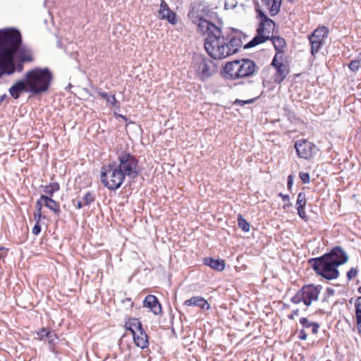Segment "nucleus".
I'll list each match as a JSON object with an SVG mask.
<instances>
[{"instance_id": "a878e982", "label": "nucleus", "mask_w": 361, "mask_h": 361, "mask_svg": "<svg viewBox=\"0 0 361 361\" xmlns=\"http://www.w3.org/2000/svg\"><path fill=\"white\" fill-rule=\"evenodd\" d=\"M42 332L44 333L46 336V340L50 344V345H54L56 343V340L58 339L57 335L53 331H49L47 329H42Z\"/></svg>"}, {"instance_id": "de8ad7c7", "label": "nucleus", "mask_w": 361, "mask_h": 361, "mask_svg": "<svg viewBox=\"0 0 361 361\" xmlns=\"http://www.w3.org/2000/svg\"><path fill=\"white\" fill-rule=\"evenodd\" d=\"M293 183V177L292 175H289L288 177L287 185L288 188H290Z\"/></svg>"}, {"instance_id": "c85d7f7f", "label": "nucleus", "mask_w": 361, "mask_h": 361, "mask_svg": "<svg viewBox=\"0 0 361 361\" xmlns=\"http://www.w3.org/2000/svg\"><path fill=\"white\" fill-rule=\"evenodd\" d=\"M238 226L244 232H248L250 231V224L240 214H239L238 216Z\"/></svg>"}, {"instance_id": "f8f14e48", "label": "nucleus", "mask_w": 361, "mask_h": 361, "mask_svg": "<svg viewBox=\"0 0 361 361\" xmlns=\"http://www.w3.org/2000/svg\"><path fill=\"white\" fill-rule=\"evenodd\" d=\"M197 72L201 80H204L209 78L215 72L213 62L206 58L201 59L197 68Z\"/></svg>"}, {"instance_id": "1a4fd4ad", "label": "nucleus", "mask_w": 361, "mask_h": 361, "mask_svg": "<svg viewBox=\"0 0 361 361\" xmlns=\"http://www.w3.org/2000/svg\"><path fill=\"white\" fill-rule=\"evenodd\" d=\"M329 30L323 26L316 29L310 35H309L310 44L311 45V54L314 56L317 53L321 47L324 44V40L327 38Z\"/></svg>"}, {"instance_id": "f257e3e1", "label": "nucleus", "mask_w": 361, "mask_h": 361, "mask_svg": "<svg viewBox=\"0 0 361 361\" xmlns=\"http://www.w3.org/2000/svg\"><path fill=\"white\" fill-rule=\"evenodd\" d=\"M189 18L197 25V31L207 35L204 49L208 55L215 59H225L235 54L243 44L240 37L224 35L221 27L200 16L197 11L188 13Z\"/></svg>"}, {"instance_id": "423d86ee", "label": "nucleus", "mask_w": 361, "mask_h": 361, "mask_svg": "<svg viewBox=\"0 0 361 361\" xmlns=\"http://www.w3.org/2000/svg\"><path fill=\"white\" fill-rule=\"evenodd\" d=\"M112 162L124 175L125 178L134 179L140 173L138 160L135 156L128 152H121L118 154L117 160Z\"/></svg>"}, {"instance_id": "9d476101", "label": "nucleus", "mask_w": 361, "mask_h": 361, "mask_svg": "<svg viewBox=\"0 0 361 361\" xmlns=\"http://www.w3.org/2000/svg\"><path fill=\"white\" fill-rule=\"evenodd\" d=\"M295 148L298 157L305 159L312 158L318 150L314 144L306 140H298L295 143Z\"/></svg>"}, {"instance_id": "2eb2a0df", "label": "nucleus", "mask_w": 361, "mask_h": 361, "mask_svg": "<svg viewBox=\"0 0 361 361\" xmlns=\"http://www.w3.org/2000/svg\"><path fill=\"white\" fill-rule=\"evenodd\" d=\"M159 13L161 19L167 20L172 25L176 24L177 19L176 13L169 8V6L164 0H161Z\"/></svg>"}, {"instance_id": "864d4df0", "label": "nucleus", "mask_w": 361, "mask_h": 361, "mask_svg": "<svg viewBox=\"0 0 361 361\" xmlns=\"http://www.w3.org/2000/svg\"><path fill=\"white\" fill-rule=\"evenodd\" d=\"M291 205H292V204L290 202H288L287 204L288 207L291 206Z\"/></svg>"}, {"instance_id": "ddd939ff", "label": "nucleus", "mask_w": 361, "mask_h": 361, "mask_svg": "<svg viewBox=\"0 0 361 361\" xmlns=\"http://www.w3.org/2000/svg\"><path fill=\"white\" fill-rule=\"evenodd\" d=\"M134 322H135V324H134L135 328L137 331L133 335L135 344L142 349L147 348L149 345L148 336L144 331L141 322L135 320Z\"/></svg>"}, {"instance_id": "9b49d317", "label": "nucleus", "mask_w": 361, "mask_h": 361, "mask_svg": "<svg viewBox=\"0 0 361 361\" xmlns=\"http://www.w3.org/2000/svg\"><path fill=\"white\" fill-rule=\"evenodd\" d=\"M322 289V286L320 285L308 284L303 286L301 291L304 297V304L309 307L312 302L317 301Z\"/></svg>"}, {"instance_id": "6e6552de", "label": "nucleus", "mask_w": 361, "mask_h": 361, "mask_svg": "<svg viewBox=\"0 0 361 361\" xmlns=\"http://www.w3.org/2000/svg\"><path fill=\"white\" fill-rule=\"evenodd\" d=\"M275 23L270 18L264 22H260L257 29V35L247 43L244 48L250 49L269 40L272 37Z\"/></svg>"}, {"instance_id": "79ce46f5", "label": "nucleus", "mask_w": 361, "mask_h": 361, "mask_svg": "<svg viewBox=\"0 0 361 361\" xmlns=\"http://www.w3.org/2000/svg\"><path fill=\"white\" fill-rule=\"evenodd\" d=\"M32 234L37 235L41 232V226L39 225V221H36V224L32 228Z\"/></svg>"}, {"instance_id": "c9c22d12", "label": "nucleus", "mask_w": 361, "mask_h": 361, "mask_svg": "<svg viewBox=\"0 0 361 361\" xmlns=\"http://www.w3.org/2000/svg\"><path fill=\"white\" fill-rule=\"evenodd\" d=\"M257 99V97H255V98H253V99H247V100H241V99H237L235 102H234V104H240L241 106H243L246 104H252L254 103L256 100Z\"/></svg>"}, {"instance_id": "412c9836", "label": "nucleus", "mask_w": 361, "mask_h": 361, "mask_svg": "<svg viewBox=\"0 0 361 361\" xmlns=\"http://www.w3.org/2000/svg\"><path fill=\"white\" fill-rule=\"evenodd\" d=\"M269 39L271 40L274 49L278 51L277 53L283 54V49L286 46V40L283 37H274V35Z\"/></svg>"}, {"instance_id": "f3484780", "label": "nucleus", "mask_w": 361, "mask_h": 361, "mask_svg": "<svg viewBox=\"0 0 361 361\" xmlns=\"http://www.w3.org/2000/svg\"><path fill=\"white\" fill-rule=\"evenodd\" d=\"M282 0H262L264 6L269 11L270 15L274 16L279 13Z\"/></svg>"}, {"instance_id": "a211bd4d", "label": "nucleus", "mask_w": 361, "mask_h": 361, "mask_svg": "<svg viewBox=\"0 0 361 361\" xmlns=\"http://www.w3.org/2000/svg\"><path fill=\"white\" fill-rule=\"evenodd\" d=\"M40 201H44V205L50 210L54 212V214L59 215L61 212L59 204L55 200L51 199L50 197L46 195H42L40 197Z\"/></svg>"}, {"instance_id": "a19ab883", "label": "nucleus", "mask_w": 361, "mask_h": 361, "mask_svg": "<svg viewBox=\"0 0 361 361\" xmlns=\"http://www.w3.org/2000/svg\"><path fill=\"white\" fill-rule=\"evenodd\" d=\"M334 293H335V290L334 288H330V287L327 288L326 293L324 295L323 302L326 301L327 298L330 296L334 295Z\"/></svg>"}, {"instance_id": "39448f33", "label": "nucleus", "mask_w": 361, "mask_h": 361, "mask_svg": "<svg viewBox=\"0 0 361 361\" xmlns=\"http://www.w3.org/2000/svg\"><path fill=\"white\" fill-rule=\"evenodd\" d=\"M224 71L226 79L236 80L254 75L259 68L253 61L245 59L226 63Z\"/></svg>"}, {"instance_id": "2f4dec72", "label": "nucleus", "mask_w": 361, "mask_h": 361, "mask_svg": "<svg viewBox=\"0 0 361 361\" xmlns=\"http://www.w3.org/2000/svg\"><path fill=\"white\" fill-rule=\"evenodd\" d=\"M306 197L305 193L303 192H300L297 198L296 206L297 207H305L306 205Z\"/></svg>"}, {"instance_id": "bb28decb", "label": "nucleus", "mask_w": 361, "mask_h": 361, "mask_svg": "<svg viewBox=\"0 0 361 361\" xmlns=\"http://www.w3.org/2000/svg\"><path fill=\"white\" fill-rule=\"evenodd\" d=\"M349 69L356 73L361 68V52L359 53L357 58L354 60H352L350 63L348 64Z\"/></svg>"}, {"instance_id": "473e14b6", "label": "nucleus", "mask_w": 361, "mask_h": 361, "mask_svg": "<svg viewBox=\"0 0 361 361\" xmlns=\"http://www.w3.org/2000/svg\"><path fill=\"white\" fill-rule=\"evenodd\" d=\"M82 201L84 202V205H90L92 202L94 201V193L92 192H87L82 197Z\"/></svg>"}, {"instance_id": "c03bdc74", "label": "nucleus", "mask_w": 361, "mask_h": 361, "mask_svg": "<svg viewBox=\"0 0 361 361\" xmlns=\"http://www.w3.org/2000/svg\"><path fill=\"white\" fill-rule=\"evenodd\" d=\"M258 15L261 19L260 22H264L269 18L260 10L258 11Z\"/></svg>"}, {"instance_id": "c756f323", "label": "nucleus", "mask_w": 361, "mask_h": 361, "mask_svg": "<svg viewBox=\"0 0 361 361\" xmlns=\"http://www.w3.org/2000/svg\"><path fill=\"white\" fill-rule=\"evenodd\" d=\"M36 212L34 213V219L36 221H39L42 218V203L40 201V200H37L35 204Z\"/></svg>"}, {"instance_id": "cd10ccee", "label": "nucleus", "mask_w": 361, "mask_h": 361, "mask_svg": "<svg viewBox=\"0 0 361 361\" xmlns=\"http://www.w3.org/2000/svg\"><path fill=\"white\" fill-rule=\"evenodd\" d=\"M97 94L103 99L106 101V103L110 104L111 106H115L116 103V99L114 94H109L107 92H103L101 91H97Z\"/></svg>"}, {"instance_id": "f704fd0d", "label": "nucleus", "mask_w": 361, "mask_h": 361, "mask_svg": "<svg viewBox=\"0 0 361 361\" xmlns=\"http://www.w3.org/2000/svg\"><path fill=\"white\" fill-rule=\"evenodd\" d=\"M358 273V269L355 267H352L348 272H347V278L348 281L352 280L353 278H355Z\"/></svg>"}, {"instance_id": "5701e85b", "label": "nucleus", "mask_w": 361, "mask_h": 361, "mask_svg": "<svg viewBox=\"0 0 361 361\" xmlns=\"http://www.w3.org/2000/svg\"><path fill=\"white\" fill-rule=\"evenodd\" d=\"M355 318L357 326V331L361 334V296L356 299L355 303Z\"/></svg>"}, {"instance_id": "e433bc0d", "label": "nucleus", "mask_w": 361, "mask_h": 361, "mask_svg": "<svg viewBox=\"0 0 361 361\" xmlns=\"http://www.w3.org/2000/svg\"><path fill=\"white\" fill-rule=\"evenodd\" d=\"M19 58L20 62H30L32 60V56L26 53H20Z\"/></svg>"}, {"instance_id": "603ef678", "label": "nucleus", "mask_w": 361, "mask_h": 361, "mask_svg": "<svg viewBox=\"0 0 361 361\" xmlns=\"http://www.w3.org/2000/svg\"><path fill=\"white\" fill-rule=\"evenodd\" d=\"M357 292L359 293H361V286H360L358 288H357Z\"/></svg>"}, {"instance_id": "ea45409f", "label": "nucleus", "mask_w": 361, "mask_h": 361, "mask_svg": "<svg viewBox=\"0 0 361 361\" xmlns=\"http://www.w3.org/2000/svg\"><path fill=\"white\" fill-rule=\"evenodd\" d=\"M299 176H300V179L302 180V183H308L310 180V175L307 173L300 172Z\"/></svg>"}, {"instance_id": "dca6fc26", "label": "nucleus", "mask_w": 361, "mask_h": 361, "mask_svg": "<svg viewBox=\"0 0 361 361\" xmlns=\"http://www.w3.org/2000/svg\"><path fill=\"white\" fill-rule=\"evenodd\" d=\"M144 307H148L156 315L161 312V306L156 296L153 295H148L145 297L144 302Z\"/></svg>"}, {"instance_id": "aec40b11", "label": "nucleus", "mask_w": 361, "mask_h": 361, "mask_svg": "<svg viewBox=\"0 0 361 361\" xmlns=\"http://www.w3.org/2000/svg\"><path fill=\"white\" fill-rule=\"evenodd\" d=\"M204 264L210 267L216 271H223L225 268V262L222 259H214L212 257H206L204 259Z\"/></svg>"}, {"instance_id": "6ab92c4d", "label": "nucleus", "mask_w": 361, "mask_h": 361, "mask_svg": "<svg viewBox=\"0 0 361 361\" xmlns=\"http://www.w3.org/2000/svg\"><path fill=\"white\" fill-rule=\"evenodd\" d=\"M185 305L187 306H197L201 309L208 310L209 308L208 302L204 298L200 296L192 297L185 300Z\"/></svg>"}, {"instance_id": "b1692460", "label": "nucleus", "mask_w": 361, "mask_h": 361, "mask_svg": "<svg viewBox=\"0 0 361 361\" xmlns=\"http://www.w3.org/2000/svg\"><path fill=\"white\" fill-rule=\"evenodd\" d=\"M300 322L304 328L311 329L312 334H316L318 332L319 328V325L318 323L311 322L308 320V319L305 317H302L300 319Z\"/></svg>"}, {"instance_id": "37998d69", "label": "nucleus", "mask_w": 361, "mask_h": 361, "mask_svg": "<svg viewBox=\"0 0 361 361\" xmlns=\"http://www.w3.org/2000/svg\"><path fill=\"white\" fill-rule=\"evenodd\" d=\"M8 250L4 247L0 246V259L5 257L7 255Z\"/></svg>"}, {"instance_id": "49530a36", "label": "nucleus", "mask_w": 361, "mask_h": 361, "mask_svg": "<svg viewBox=\"0 0 361 361\" xmlns=\"http://www.w3.org/2000/svg\"><path fill=\"white\" fill-rule=\"evenodd\" d=\"M300 310L298 309L294 310L291 314L288 316L289 319H293L295 316L299 315Z\"/></svg>"}, {"instance_id": "09e8293b", "label": "nucleus", "mask_w": 361, "mask_h": 361, "mask_svg": "<svg viewBox=\"0 0 361 361\" xmlns=\"http://www.w3.org/2000/svg\"><path fill=\"white\" fill-rule=\"evenodd\" d=\"M37 335H38L39 338L40 340H46V336H45V335H44V333H42V329H41V330H39V332H37Z\"/></svg>"}, {"instance_id": "0eeeda50", "label": "nucleus", "mask_w": 361, "mask_h": 361, "mask_svg": "<svg viewBox=\"0 0 361 361\" xmlns=\"http://www.w3.org/2000/svg\"><path fill=\"white\" fill-rule=\"evenodd\" d=\"M124 175L113 162L101 169L100 180L102 184L111 190L119 188L125 180Z\"/></svg>"}, {"instance_id": "4468645a", "label": "nucleus", "mask_w": 361, "mask_h": 361, "mask_svg": "<svg viewBox=\"0 0 361 361\" xmlns=\"http://www.w3.org/2000/svg\"><path fill=\"white\" fill-rule=\"evenodd\" d=\"M8 92L15 99H18L22 92H29L25 78L18 80L9 88Z\"/></svg>"}, {"instance_id": "f03ea898", "label": "nucleus", "mask_w": 361, "mask_h": 361, "mask_svg": "<svg viewBox=\"0 0 361 361\" xmlns=\"http://www.w3.org/2000/svg\"><path fill=\"white\" fill-rule=\"evenodd\" d=\"M22 44L20 32L13 28L0 30V78L3 75H12L21 72L23 62L15 63L17 51Z\"/></svg>"}, {"instance_id": "a18cd8bd", "label": "nucleus", "mask_w": 361, "mask_h": 361, "mask_svg": "<svg viewBox=\"0 0 361 361\" xmlns=\"http://www.w3.org/2000/svg\"><path fill=\"white\" fill-rule=\"evenodd\" d=\"M298 337L301 340H306L307 338V334L304 329H302L300 331Z\"/></svg>"}, {"instance_id": "58836bf2", "label": "nucleus", "mask_w": 361, "mask_h": 361, "mask_svg": "<svg viewBox=\"0 0 361 361\" xmlns=\"http://www.w3.org/2000/svg\"><path fill=\"white\" fill-rule=\"evenodd\" d=\"M282 58V54L276 53L272 60L271 66H273L275 68L278 67L279 64H283L281 61H278V58Z\"/></svg>"}, {"instance_id": "8fccbe9b", "label": "nucleus", "mask_w": 361, "mask_h": 361, "mask_svg": "<svg viewBox=\"0 0 361 361\" xmlns=\"http://www.w3.org/2000/svg\"><path fill=\"white\" fill-rule=\"evenodd\" d=\"M279 196L282 198L283 201L289 200V196L288 195H283V193H279Z\"/></svg>"}, {"instance_id": "7ed1b4c3", "label": "nucleus", "mask_w": 361, "mask_h": 361, "mask_svg": "<svg viewBox=\"0 0 361 361\" xmlns=\"http://www.w3.org/2000/svg\"><path fill=\"white\" fill-rule=\"evenodd\" d=\"M348 260V255L343 247L336 246L321 257L308 259V263L317 274L327 280L339 276L338 267Z\"/></svg>"}, {"instance_id": "4c0bfd02", "label": "nucleus", "mask_w": 361, "mask_h": 361, "mask_svg": "<svg viewBox=\"0 0 361 361\" xmlns=\"http://www.w3.org/2000/svg\"><path fill=\"white\" fill-rule=\"evenodd\" d=\"M305 207H297V210L299 216L305 221H307L308 220V216H307L305 212Z\"/></svg>"}, {"instance_id": "20e7f679", "label": "nucleus", "mask_w": 361, "mask_h": 361, "mask_svg": "<svg viewBox=\"0 0 361 361\" xmlns=\"http://www.w3.org/2000/svg\"><path fill=\"white\" fill-rule=\"evenodd\" d=\"M25 78L29 92L37 95L46 92L49 90L53 75L47 68H36L27 71L25 75Z\"/></svg>"}, {"instance_id": "4be33fe9", "label": "nucleus", "mask_w": 361, "mask_h": 361, "mask_svg": "<svg viewBox=\"0 0 361 361\" xmlns=\"http://www.w3.org/2000/svg\"><path fill=\"white\" fill-rule=\"evenodd\" d=\"M276 70V74L274 82L279 84L285 79L288 71L287 70L286 66L284 64H279Z\"/></svg>"}, {"instance_id": "72a5a7b5", "label": "nucleus", "mask_w": 361, "mask_h": 361, "mask_svg": "<svg viewBox=\"0 0 361 361\" xmlns=\"http://www.w3.org/2000/svg\"><path fill=\"white\" fill-rule=\"evenodd\" d=\"M290 301L294 304H299L301 302L304 303V297L302 294L301 289L299 290L296 294L291 298Z\"/></svg>"}, {"instance_id": "7c9ffc66", "label": "nucleus", "mask_w": 361, "mask_h": 361, "mask_svg": "<svg viewBox=\"0 0 361 361\" xmlns=\"http://www.w3.org/2000/svg\"><path fill=\"white\" fill-rule=\"evenodd\" d=\"M135 320L137 322H140L138 319L131 318L128 322H126L125 324L126 329L130 331L133 335L136 333L135 330H137L134 325V324H135V322H134Z\"/></svg>"}, {"instance_id": "3c124183", "label": "nucleus", "mask_w": 361, "mask_h": 361, "mask_svg": "<svg viewBox=\"0 0 361 361\" xmlns=\"http://www.w3.org/2000/svg\"><path fill=\"white\" fill-rule=\"evenodd\" d=\"M83 205L84 202L82 203V201H78L76 207L78 209H81L83 207Z\"/></svg>"}, {"instance_id": "393cba45", "label": "nucleus", "mask_w": 361, "mask_h": 361, "mask_svg": "<svg viewBox=\"0 0 361 361\" xmlns=\"http://www.w3.org/2000/svg\"><path fill=\"white\" fill-rule=\"evenodd\" d=\"M59 189H60L59 184L56 182H54V183H50L49 185H46L44 188L43 192L45 194H47V196L49 195V197H50L51 198V197L54 195V194L56 192H57L58 190H59Z\"/></svg>"}]
</instances>
